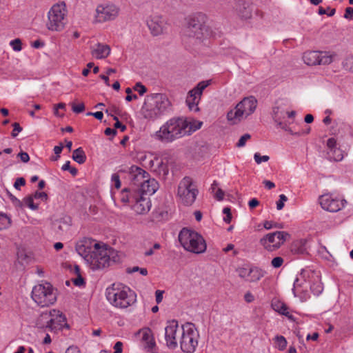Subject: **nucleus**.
Here are the masks:
<instances>
[{"label": "nucleus", "instance_id": "nucleus-1", "mask_svg": "<svg viewBox=\"0 0 353 353\" xmlns=\"http://www.w3.org/2000/svg\"><path fill=\"white\" fill-rule=\"evenodd\" d=\"M119 199L137 215L147 214L152 208L150 197L134 188L123 189L120 192Z\"/></svg>", "mask_w": 353, "mask_h": 353}, {"label": "nucleus", "instance_id": "nucleus-2", "mask_svg": "<svg viewBox=\"0 0 353 353\" xmlns=\"http://www.w3.org/2000/svg\"><path fill=\"white\" fill-rule=\"evenodd\" d=\"M186 123L183 117H174L168 120L152 137L163 143H170L185 137Z\"/></svg>", "mask_w": 353, "mask_h": 353}, {"label": "nucleus", "instance_id": "nucleus-3", "mask_svg": "<svg viewBox=\"0 0 353 353\" xmlns=\"http://www.w3.org/2000/svg\"><path fill=\"white\" fill-rule=\"evenodd\" d=\"M105 296L112 305L120 309H125L137 301L135 292L121 284H113L111 288H108Z\"/></svg>", "mask_w": 353, "mask_h": 353}, {"label": "nucleus", "instance_id": "nucleus-4", "mask_svg": "<svg viewBox=\"0 0 353 353\" xmlns=\"http://www.w3.org/2000/svg\"><path fill=\"white\" fill-rule=\"evenodd\" d=\"M118 261L119 256L116 250L105 245H101L95 243L88 262L92 270H101Z\"/></svg>", "mask_w": 353, "mask_h": 353}, {"label": "nucleus", "instance_id": "nucleus-5", "mask_svg": "<svg viewBox=\"0 0 353 353\" xmlns=\"http://www.w3.org/2000/svg\"><path fill=\"white\" fill-rule=\"evenodd\" d=\"M179 241L183 249L194 254H202L207 249V244L201 234L184 228L179 234Z\"/></svg>", "mask_w": 353, "mask_h": 353}, {"label": "nucleus", "instance_id": "nucleus-6", "mask_svg": "<svg viewBox=\"0 0 353 353\" xmlns=\"http://www.w3.org/2000/svg\"><path fill=\"white\" fill-rule=\"evenodd\" d=\"M31 297L41 307L53 305L57 299L56 290L48 282L34 285L32 290Z\"/></svg>", "mask_w": 353, "mask_h": 353}, {"label": "nucleus", "instance_id": "nucleus-7", "mask_svg": "<svg viewBox=\"0 0 353 353\" xmlns=\"http://www.w3.org/2000/svg\"><path fill=\"white\" fill-rule=\"evenodd\" d=\"M256 106L257 101L254 97H245L228 112L227 119L231 124H236L252 114Z\"/></svg>", "mask_w": 353, "mask_h": 353}, {"label": "nucleus", "instance_id": "nucleus-8", "mask_svg": "<svg viewBox=\"0 0 353 353\" xmlns=\"http://www.w3.org/2000/svg\"><path fill=\"white\" fill-rule=\"evenodd\" d=\"M206 19L207 17L203 14H198L192 17L187 28L188 36L199 41H203L212 37V30L206 24Z\"/></svg>", "mask_w": 353, "mask_h": 353}, {"label": "nucleus", "instance_id": "nucleus-9", "mask_svg": "<svg viewBox=\"0 0 353 353\" xmlns=\"http://www.w3.org/2000/svg\"><path fill=\"white\" fill-rule=\"evenodd\" d=\"M182 331L179 342L181 351L184 353H194L198 346L199 331L192 323L182 325Z\"/></svg>", "mask_w": 353, "mask_h": 353}, {"label": "nucleus", "instance_id": "nucleus-10", "mask_svg": "<svg viewBox=\"0 0 353 353\" xmlns=\"http://www.w3.org/2000/svg\"><path fill=\"white\" fill-rule=\"evenodd\" d=\"M67 9L65 3L54 5L48 12L47 28L50 31L60 32L66 25Z\"/></svg>", "mask_w": 353, "mask_h": 353}, {"label": "nucleus", "instance_id": "nucleus-11", "mask_svg": "<svg viewBox=\"0 0 353 353\" xmlns=\"http://www.w3.org/2000/svg\"><path fill=\"white\" fill-rule=\"evenodd\" d=\"M199 194L196 185L192 179L189 176L184 177L179 183L177 196L181 202L187 206L192 205Z\"/></svg>", "mask_w": 353, "mask_h": 353}, {"label": "nucleus", "instance_id": "nucleus-12", "mask_svg": "<svg viewBox=\"0 0 353 353\" xmlns=\"http://www.w3.org/2000/svg\"><path fill=\"white\" fill-rule=\"evenodd\" d=\"M290 236L285 231H275L264 235L259 240V243L264 250L272 252L279 250Z\"/></svg>", "mask_w": 353, "mask_h": 353}, {"label": "nucleus", "instance_id": "nucleus-13", "mask_svg": "<svg viewBox=\"0 0 353 353\" xmlns=\"http://www.w3.org/2000/svg\"><path fill=\"white\" fill-rule=\"evenodd\" d=\"M119 8L114 3H104L99 4L95 10L94 23H102L114 21L119 16Z\"/></svg>", "mask_w": 353, "mask_h": 353}, {"label": "nucleus", "instance_id": "nucleus-14", "mask_svg": "<svg viewBox=\"0 0 353 353\" xmlns=\"http://www.w3.org/2000/svg\"><path fill=\"white\" fill-rule=\"evenodd\" d=\"M310 276V272L303 270L294 281L292 293L295 297H298L302 302L310 298L308 288Z\"/></svg>", "mask_w": 353, "mask_h": 353}, {"label": "nucleus", "instance_id": "nucleus-15", "mask_svg": "<svg viewBox=\"0 0 353 353\" xmlns=\"http://www.w3.org/2000/svg\"><path fill=\"white\" fill-rule=\"evenodd\" d=\"M319 203L324 210L336 212L345 208L347 201L335 193H325L319 196Z\"/></svg>", "mask_w": 353, "mask_h": 353}, {"label": "nucleus", "instance_id": "nucleus-16", "mask_svg": "<svg viewBox=\"0 0 353 353\" xmlns=\"http://www.w3.org/2000/svg\"><path fill=\"white\" fill-rule=\"evenodd\" d=\"M336 54L330 51H307L303 55L304 63L308 65H328L333 62Z\"/></svg>", "mask_w": 353, "mask_h": 353}, {"label": "nucleus", "instance_id": "nucleus-17", "mask_svg": "<svg viewBox=\"0 0 353 353\" xmlns=\"http://www.w3.org/2000/svg\"><path fill=\"white\" fill-rule=\"evenodd\" d=\"M182 326H179L175 320L168 321L165 327L164 339L166 346L170 350H176L182 334Z\"/></svg>", "mask_w": 353, "mask_h": 353}, {"label": "nucleus", "instance_id": "nucleus-18", "mask_svg": "<svg viewBox=\"0 0 353 353\" xmlns=\"http://www.w3.org/2000/svg\"><path fill=\"white\" fill-rule=\"evenodd\" d=\"M41 319L46 321L41 327H46L50 330L61 329L65 324L66 318L65 315L57 310H52L49 312L43 313Z\"/></svg>", "mask_w": 353, "mask_h": 353}, {"label": "nucleus", "instance_id": "nucleus-19", "mask_svg": "<svg viewBox=\"0 0 353 353\" xmlns=\"http://www.w3.org/2000/svg\"><path fill=\"white\" fill-rule=\"evenodd\" d=\"M210 80L201 81L196 87L189 91L186 99V103L191 111L198 112L199 110L198 105L203 91L210 85Z\"/></svg>", "mask_w": 353, "mask_h": 353}, {"label": "nucleus", "instance_id": "nucleus-20", "mask_svg": "<svg viewBox=\"0 0 353 353\" xmlns=\"http://www.w3.org/2000/svg\"><path fill=\"white\" fill-rule=\"evenodd\" d=\"M238 276L248 282H256L260 280L263 276L265 272L257 267H251L245 265L239 267L236 269Z\"/></svg>", "mask_w": 353, "mask_h": 353}, {"label": "nucleus", "instance_id": "nucleus-21", "mask_svg": "<svg viewBox=\"0 0 353 353\" xmlns=\"http://www.w3.org/2000/svg\"><path fill=\"white\" fill-rule=\"evenodd\" d=\"M152 103L160 116L168 112L171 109V102L165 94L157 93L152 95Z\"/></svg>", "mask_w": 353, "mask_h": 353}, {"label": "nucleus", "instance_id": "nucleus-22", "mask_svg": "<svg viewBox=\"0 0 353 353\" xmlns=\"http://www.w3.org/2000/svg\"><path fill=\"white\" fill-rule=\"evenodd\" d=\"M148 26L154 36L163 34L167 28L166 21L161 16H152L147 21Z\"/></svg>", "mask_w": 353, "mask_h": 353}, {"label": "nucleus", "instance_id": "nucleus-23", "mask_svg": "<svg viewBox=\"0 0 353 353\" xmlns=\"http://www.w3.org/2000/svg\"><path fill=\"white\" fill-rule=\"evenodd\" d=\"M129 174L131 183L134 185L130 188H139L149 175L146 171L137 165L130 167Z\"/></svg>", "mask_w": 353, "mask_h": 353}, {"label": "nucleus", "instance_id": "nucleus-24", "mask_svg": "<svg viewBox=\"0 0 353 353\" xmlns=\"http://www.w3.org/2000/svg\"><path fill=\"white\" fill-rule=\"evenodd\" d=\"M327 157L331 161H340L344 157V152L340 148L334 138L327 141Z\"/></svg>", "mask_w": 353, "mask_h": 353}, {"label": "nucleus", "instance_id": "nucleus-25", "mask_svg": "<svg viewBox=\"0 0 353 353\" xmlns=\"http://www.w3.org/2000/svg\"><path fill=\"white\" fill-rule=\"evenodd\" d=\"M136 337L140 340L145 348L152 350L156 345L152 330L148 327H143L136 334Z\"/></svg>", "mask_w": 353, "mask_h": 353}, {"label": "nucleus", "instance_id": "nucleus-26", "mask_svg": "<svg viewBox=\"0 0 353 353\" xmlns=\"http://www.w3.org/2000/svg\"><path fill=\"white\" fill-rule=\"evenodd\" d=\"M139 191H141L146 196L154 194L159 189V183L154 179H151L149 176L143 181L139 188H136Z\"/></svg>", "mask_w": 353, "mask_h": 353}, {"label": "nucleus", "instance_id": "nucleus-27", "mask_svg": "<svg viewBox=\"0 0 353 353\" xmlns=\"http://www.w3.org/2000/svg\"><path fill=\"white\" fill-rule=\"evenodd\" d=\"M111 49L108 45L98 43L91 48V54L93 57L97 59H102L108 57L110 54Z\"/></svg>", "mask_w": 353, "mask_h": 353}, {"label": "nucleus", "instance_id": "nucleus-28", "mask_svg": "<svg viewBox=\"0 0 353 353\" xmlns=\"http://www.w3.org/2000/svg\"><path fill=\"white\" fill-rule=\"evenodd\" d=\"M272 309L281 315L286 316L289 320L295 321L294 316L290 312L287 305L279 300H273L272 302Z\"/></svg>", "mask_w": 353, "mask_h": 353}, {"label": "nucleus", "instance_id": "nucleus-29", "mask_svg": "<svg viewBox=\"0 0 353 353\" xmlns=\"http://www.w3.org/2000/svg\"><path fill=\"white\" fill-rule=\"evenodd\" d=\"M141 112L143 117L148 120L155 121L161 117L152 103H145V105L143 106Z\"/></svg>", "mask_w": 353, "mask_h": 353}, {"label": "nucleus", "instance_id": "nucleus-30", "mask_svg": "<svg viewBox=\"0 0 353 353\" xmlns=\"http://www.w3.org/2000/svg\"><path fill=\"white\" fill-rule=\"evenodd\" d=\"M309 288L312 292L316 296L321 294L323 290V283L321 281L319 276L314 272H311Z\"/></svg>", "mask_w": 353, "mask_h": 353}, {"label": "nucleus", "instance_id": "nucleus-31", "mask_svg": "<svg viewBox=\"0 0 353 353\" xmlns=\"http://www.w3.org/2000/svg\"><path fill=\"white\" fill-rule=\"evenodd\" d=\"M286 112H288V110L285 105H279L273 108V119L278 126L282 125V120L285 118Z\"/></svg>", "mask_w": 353, "mask_h": 353}, {"label": "nucleus", "instance_id": "nucleus-32", "mask_svg": "<svg viewBox=\"0 0 353 353\" xmlns=\"http://www.w3.org/2000/svg\"><path fill=\"white\" fill-rule=\"evenodd\" d=\"M183 121L186 123V126L184 129L185 136L190 135L194 132L197 130L200 129L203 125V122L195 119L188 120L187 119L183 118Z\"/></svg>", "mask_w": 353, "mask_h": 353}, {"label": "nucleus", "instance_id": "nucleus-33", "mask_svg": "<svg viewBox=\"0 0 353 353\" xmlns=\"http://www.w3.org/2000/svg\"><path fill=\"white\" fill-rule=\"evenodd\" d=\"M76 250L79 255L83 257L88 262L89 261L92 252L83 242H79L77 244Z\"/></svg>", "mask_w": 353, "mask_h": 353}, {"label": "nucleus", "instance_id": "nucleus-34", "mask_svg": "<svg viewBox=\"0 0 353 353\" xmlns=\"http://www.w3.org/2000/svg\"><path fill=\"white\" fill-rule=\"evenodd\" d=\"M72 159L79 164H83L85 161L86 156L82 148H78L73 151Z\"/></svg>", "mask_w": 353, "mask_h": 353}, {"label": "nucleus", "instance_id": "nucleus-35", "mask_svg": "<svg viewBox=\"0 0 353 353\" xmlns=\"http://www.w3.org/2000/svg\"><path fill=\"white\" fill-rule=\"evenodd\" d=\"M74 272L77 275V277L72 280L73 283L79 288L85 286V281L80 274V269L78 265L74 266Z\"/></svg>", "mask_w": 353, "mask_h": 353}, {"label": "nucleus", "instance_id": "nucleus-36", "mask_svg": "<svg viewBox=\"0 0 353 353\" xmlns=\"http://www.w3.org/2000/svg\"><path fill=\"white\" fill-rule=\"evenodd\" d=\"M274 342H275V345H276V347L279 350H284L287 346V340L285 339V338L283 336H276L274 337Z\"/></svg>", "mask_w": 353, "mask_h": 353}, {"label": "nucleus", "instance_id": "nucleus-37", "mask_svg": "<svg viewBox=\"0 0 353 353\" xmlns=\"http://www.w3.org/2000/svg\"><path fill=\"white\" fill-rule=\"evenodd\" d=\"M292 250L297 254H303L305 250L304 242L302 240L294 242L292 245Z\"/></svg>", "mask_w": 353, "mask_h": 353}, {"label": "nucleus", "instance_id": "nucleus-38", "mask_svg": "<svg viewBox=\"0 0 353 353\" xmlns=\"http://www.w3.org/2000/svg\"><path fill=\"white\" fill-rule=\"evenodd\" d=\"M23 203L32 210H37L39 207L38 204L34 203V197L32 196L26 197L23 201Z\"/></svg>", "mask_w": 353, "mask_h": 353}, {"label": "nucleus", "instance_id": "nucleus-39", "mask_svg": "<svg viewBox=\"0 0 353 353\" xmlns=\"http://www.w3.org/2000/svg\"><path fill=\"white\" fill-rule=\"evenodd\" d=\"M10 225V219L5 214L0 213V230L8 228Z\"/></svg>", "mask_w": 353, "mask_h": 353}, {"label": "nucleus", "instance_id": "nucleus-40", "mask_svg": "<svg viewBox=\"0 0 353 353\" xmlns=\"http://www.w3.org/2000/svg\"><path fill=\"white\" fill-rule=\"evenodd\" d=\"M121 180L120 176L117 173H114L111 176V186L114 187L117 190H119L121 188Z\"/></svg>", "mask_w": 353, "mask_h": 353}, {"label": "nucleus", "instance_id": "nucleus-41", "mask_svg": "<svg viewBox=\"0 0 353 353\" xmlns=\"http://www.w3.org/2000/svg\"><path fill=\"white\" fill-rule=\"evenodd\" d=\"M10 46L15 52H20L22 50V43L19 39H15L10 41Z\"/></svg>", "mask_w": 353, "mask_h": 353}, {"label": "nucleus", "instance_id": "nucleus-42", "mask_svg": "<svg viewBox=\"0 0 353 353\" xmlns=\"http://www.w3.org/2000/svg\"><path fill=\"white\" fill-rule=\"evenodd\" d=\"M343 65L345 70L353 72V55L347 57L343 62Z\"/></svg>", "mask_w": 353, "mask_h": 353}, {"label": "nucleus", "instance_id": "nucleus-43", "mask_svg": "<svg viewBox=\"0 0 353 353\" xmlns=\"http://www.w3.org/2000/svg\"><path fill=\"white\" fill-rule=\"evenodd\" d=\"M155 162L159 167V172H163L164 175L167 174L168 172L167 165L164 163L161 159H155Z\"/></svg>", "mask_w": 353, "mask_h": 353}, {"label": "nucleus", "instance_id": "nucleus-44", "mask_svg": "<svg viewBox=\"0 0 353 353\" xmlns=\"http://www.w3.org/2000/svg\"><path fill=\"white\" fill-rule=\"evenodd\" d=\"M254 159L257 164H261L263 162H267L270 159V157L268 155L261 156L259 152H256L254 154Z\"/></svg>", "mask_w": 353, "mask_h": 353}, {"label": "nucleus", "instance_id": "nucleus-45", "mask_svg": "<svg viewBox=\"0 0 353 353\" xmlns=\"http://www.w3.org/2000/svg\"><path fill=\"white\" fill-rule=\"evenodd\" d=\"M251 136L250 134H245L243 136H241L239 140V141L236 143V146L238 148H242L245 145L246 142L250 139Z\"/></svg>", "mask_w": 353, "mask_h": 353}, {"label": "nucleus", "instance_id": "nucleus-46", "mask_svg": "<svg viewBox=\"0 0 353 353\" xmlns=\"http://www.w3.org/2000/svg\"><path fill=\"white\" fill-rule=\"evenodd\" d=\"M288 198L285 194H280L279 199L276 201V209L281 210L284 207V203L287 201Z\"/></svg>", "mask_w": 353, "mask_h": 353}, {"label": "nucleus", "instance_id": "nucleus-47", "mask_svg": "<svg viewBox=\"0 0 353 353\" xmlns=\"http://www.w3.org/2000/svg\"><path fill=\"white\" fill-rule=\"evenodd\" d=\"M283 259L281 256H276L272 259L271 265L274 268H280L283 263Z\"/></svg>", "mask_w": 353, "mask_h": 353}, {"label": "nucleus", "instance_id": "nucleus-48", "mask_svg": "<svg viewBox=\"0 0 353 353\" xmlns=\"http://www.w3.org/2000/svg\"><path fill=\"white\" fill-rule=\"evenodd\" d=\"M134 90L138 92L140 95H143L147 91L145 86L141 83H137L134 87Z\"/></svg>", "mask_w": 353, "mask_h": 353}, {"label": "nucleus", "instance_id": "nucleus-49", "mask_svg": "<svg viewBox=\"0 0 353 353\" xmlns=\"http://www.w3.org/2000/svg\"><path fill=\"white\" fill-rule=\"evenodd\" d=\"M72 111L75 113H81L84 111L85 105L83 103H80L79 104L73 103L72 105Z\"/></svg>", "mask_w": 353, "mask_h": 353}, {"label": "nucleus", "instance_id": "nucleus-50", "mask_svg": "<svg viewBox=\"0 0 353 353\" xmlns=\"http://www.w3.org/2000/svg\"><path fill=\"white\" fill-rule=\"evenodd\" d=\"M329 9V12H327V10H325V9H324L322 7H320L319 9V14L320 15H323V14H327V16L329 17H332L333 16L335 12H336V10L332 8V9Z\"/></svg>", "mask_w": 353, "mask_h": 353}, {"label": "nucleus", "instance_id": "nucleus-51", "mask_svg": "<svg viewBox=\"0 0 353 353\" xmlns=\"http://www.w3.org/2000/svg\"><path fill=\"white\" fill-rule=\"evenodd\" d=\"M13 130L12 132V137H16L19 132L22 131V128L20 126V125L18 123H14L12 124Z\"/></svg>", "mask_w": 353, "mask_h": 353}, {"label": "nucleus", "instance_id": "nucleus-52", "mask_svg": "<svg viewBox=\"0 0 353 353\" xmlns=\"http://www.w3.org/2000/svg\"><path fill=\"white\" fill-rule=\"evenodd\" d=\"M263 227L266 230H271L274 228H281L279 224L274 223L272 221H264Z\"/></svg>", "mask_w": 353, "mask_h": 353}, {"label": "nucleus", "instance_id": "nucleus-53", "mask_svg": "<svg viewBox=\"0 0 353 353\" xmlns=\"http://www.w3.org/2000/svg\"><path fill=\"white\" fill-rule=\"evenodd\" d=\"M213 195L216 200L222 201L224 198L225 193L220 188H217Z\"/></svg>", "mask_w": 353, "mask_h": 353}, {"label": "nucleus", "instance_id": "nucleus-54", "mask_svg": "<svg viewBox=\"0 0 353 353\" xmlns=\"http://www.w3.org/2000/svg\"><path fill=\"white\" fill-rule=\"evenodd\" d=\"M344 18L349 21L353 20V8H351V7L346 8L345 11Z\"/></svg>", "mask_w": 353, "mask_h": 353}, {"label": "nucleus", "instance_id": "nucleus-55", "mask_svg": "<svg viewBox=\"0 0 353 353\" xmlns=\"http://www.w3.org/2000/svg\"><path fill=\"white\" fill-rule=\"evenodd\" d=\"M34 199H41V200H46L48 199V195L44 192H35L34 194L32 195Z\"/></svg>", "mask_w": 353, "mask_h": 353}, {"label": "nucleus", "instance_id": "nucleus-56", "mask_svg": "<svg viewBox=\"0 0 353 353\" xmlns=\"http://www.w3.org/2000/svg\"><path fill=\"white\" fill-rule=\"evenodd\" d=\"M25 184H26V180L23 177H20V178H18L16 179V181L14 183V187L16 189L19 190L20 187L25 185Z\"/></svg>", "mask_w": 353, "mask_h": 353}, {"label": "nucleus", "instance_id": "nucleus-57", "mask_svg": "<svg viewBox=\"0 0 353 353\" xmlns=\"http://www.w3.org/2000/svg\"><path fill=\"white\" fill-rule=\"evenodd\" d=\"M131 92H132V90H131V89L130 88H126L125 92L128 94V95L125 97V100L127 101H131L132 99H137V97L136 94L132 95V94H130Z\"/></svg>", "mask_w": 353, "mask_h": 353}, {"label": "nucleus", "instance_id": "nucleus-58", "mask_svg": "<svg viewBox=\"0 0 353 353\" xmlns=\"http://www.w3.org/2000/svg\"><path fill=\"white\" fill-rule=\"evenodd\" d=\"M114 120H116V123H114V128H119L121 132H123L125 130L126 127L125 125H123L119 120L117 117L114 118Z\"/></svg>", "mask_w": 353, "mask_h": 353}, {"label": "nucleus", "instance_id": "nucleus-59", "mask_svg": "<svg viewBox=\"0 0 353 353\" xmlns=\"http://www.w3.org/2000/svg\"><path fill=\"white\" fill-rule=\"evenodd\" d=\"M123 348V343L121 341H117L114 345V353H121Z\"/></svg>", "mask_w": 353, "mask_h": 353}, {"label": "nucleus", "instance_id": "nucleus-60", "mask_svg": "<svg viewBox=\"0 0 353 353\" xmlns=\"http://www.w3.org/2000/svg\"><path fill=\"white\" fill-rule=\"evenodd\" d=\"M18 156L19 157L21 161L24 163H27L30 160V157L28 153L21 152L19 153Z\"/></svg>", "mask_w": 353, "mask_h": 353}, {"label": "nucleus", "instance_id": "nucleus-61", "mask_svg": "<svg viewBox=\"0 0 353 353\" xmlns=\"http://www.w3.org/2000/svg\"><path fill=\"white\" fill-rule=\"evenodd\" d=\"M87 115H92L94 117L98 120H101L103 117V114L101 111L96 112H88Z\"/></svg>", "mask_w": 353, "mask_h": 353}, {"label": "nucleus", "instance_id": "nucleus-62", "mask_svg": "<svg viewBox=\"0 0 353 353\" xmlns=\"http://www.w3.org/2000/svg\"><path fill=\"white\" fill-rule=\"evenodd\" d=\"M244 299L247 303H251L254 300V296L251 292H248L244 295Z\"/></svg>", "mask_w": 353, "mask_h": 353}, {"label": "nucleus", "instance_id": "nucleus-63", "mask_svg": "<svg viewBox=\"0 0 353 353\" xmlns=\"http://www.w3.org/2000/svg\"><path fill=\"white\" fill-rule=\"evenodd\" d=\"M163 292L161 290H157L155 292L156 301L158 304L160 303L163 300Z\"/></svg>", "mask_w": 353, "mask_h": 353}, {"label": "nucleus", "instance_id": "nucleus-64", "mask_svg": "<svg viewBox=\"0 0 353 353\" xmlns=\"http://www.w3.org/2000/svg\"><path fill=\"white\" fill-rule=\"evenodd\" d=\"M259 201L255 198L252 199L248 202V205H249L250 208H251V209L256 208V206L259 205Z\"/></svg>", "mask_w": 353, "mask_h": 353}]
</instances>
